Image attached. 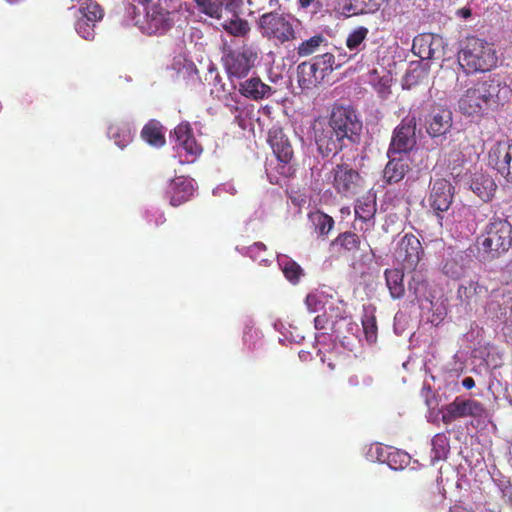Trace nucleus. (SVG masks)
I'll return each instance as SVG.
<instances>
[{"instance_id": "nucleus-1", "label": "nucleus", "mask_w": 512, "mask_h": 512, "mask_svg": "<svg viewBox=\"0 0 512 512\" xmlns=\"http://www.w3.org/2000/svg\"><path fill=\"white\" fill-rule=\"evenodd\" d=\"M458 64L464 75L454 69L442 68L437 82L446 81V90L458 92L466 86V76L470 73L485 72L496 66L497 56L493 44L477 37H468L458 52Z\"/></svg>"}, {"instance_id": "nucleus-2", "label": "nucleus", "mask_w": 512, "mask_h": 512, "mask_svg": "<svg viewBox=\"0 0 512 512\" xmlns=\"http://www.w3.org/2000/svg\"><path fill=\"white\" fill-rule=\"evenodd\" d=\"M477 243L484 260L500 257L512 246V225L506 219H490Z\"/></svg>"}, {"instance_id": "nucleus-3", "label": "nucleus", "mask_w": 512, "mask_h": 512, "mask_svg": "<svg viewBox=\"0 0 512 512\" xmlns=\"http://www.w3.org/2000/svg\"><path fill=\"white\" fill-rule=\"evenodd\" d=\"M299 21L290 14L269 12L259 18V27L264 37L285 43L297 38Z\"/></svg>"}, {"instance_id": "nucleus-4", "label": "nucleus", "mask_w": 512, "mask_h": 512, "mask_svg": "<svg viewBox=\"0 0 512 512\" xmlns=\"http://www.w3.org/2000/svg\"><path fill=\"white\" fill-rule=\"evenodd\" d=\"M327 122L347 144H354L360 141L362 122L359 120L354 109L342 106L335 107Z\"/></svg>"}, {"instance_id": "nucleus-5", "label": "nucleus", "mask_w": 512, "mask_h": 512, "mask_svg": "<svg viewBox=\"0 0 512 512\" xmlns=\"http://www.w3.org/2000/svg\"><path fill=\"white\" fill-rule=\"evenodd\" d=\"M104 11L94 0H79L77 14L75 15V31L87 40L92 41L95 37V26L102 20Z\"/></svg>"}, {"instance_id": "nucleus-6", "label": "nucleus", "mask_w": 512, "mask_h": 512, "mask_svg": "<svg viewBox=\"0 0 512 512\" xmlns=\"http://www.w3.org/2000/svg\"><path fill=\"white\" fill-rule=\"evenodd\" d=\"M257 53L249 46L225 48L222 60L230 77L243 78L254 66Z\"/></svg>"}, {"instance_id": "nucleus-7", "label": "nucleus", "mask_w": 512, "mask_h": 512, "mask_svg": "<svg viewBox=\"0 0 512 512\" xmlns=\"http://www.w3.org/2000/svg\"><path fill=\"white\" fill-rule=\"evenodd\" d=\"M134 24L148 35L162 34L173 24L170 12L157 3H150L145 8L143 19H136Z\"/></svg>"}, {"instance_id": "nucleus-8", "label": "nucleus", "mask_w": 512, "mask_h": 512, "mask_svg": "<svg viewBox=\"0 0 512 512\" xmlns=\"http://www.w3.org/2000/svg\"><path fill=\"white\" fill-rule=\"evenodd\" d=\"M313 133L318 152L323 157L335 155L348 145L326 120H316L313 124Z\"/></svg>"}, {"instance_id": "nucleus-9", "label": "nucleus", "mask_w": 512, "mask_h": 512, "mask_svg": "<svg viewBox=\"0 0 512 512\" xmlns=\"http://www.w3.org/2000/svg\"><path fill=\"white\" fill-rule=\"evenodd\" d=\"M416 119L406 117L394 129L388 150L393 153L407 155L416 146Z\"/></svg>"}, {"instance_id": "nucleus-10", "label": "nucleus", "mask_w": 512, "mask_h": 512, "mask_svg": "<svg viewBox=\"0 0 512 512\" xmlns=\"http://www.w3.org/2000/svg\"><path fill=\"white\" fill-rule=\"evenodd\" d=\"M485 418L487 411L483 404L472 399H462L457 397L448 404L442 412V420L449 424L453 420L462 417Z\"/></svg>"}, {"instance_id": "nucleus-11", "label": "nucleus", "mask_w": 512, "mask_h": 512, "mask_svg": "<svg viewBox=\"0 0 512 512\" xmlns=\"http://www.w3.org/2000/svg\"><path fill=\"white\" fill-rule=\"evenodd\" d=\"M423 255L421 242L412 234H405L394 251L395 259L406 269H415Z\"/></svg>"}, {"instance_id": "nucleus-12", "label": "nucleus", "mask_w": 512, "mask_h": 512, "mask_svg": "<svg viewBox=\"0 0 512 512\" xmlns=\"http://www.w3.org/2000/svg\"><path fill=\"white\" fill-rule=\"evenodd\" d=\"M489 165L508 182H512V140L499 141L489 150Z\"/></svg>"}, {"instance_id": "nucleus-13", "label": "nucleus", "mask_w": 512, "mask_h": 512, "mask_svg": "<svg viewBox=\"0 0 512 512\" xmlns=\"http://www.w3.org/2000/svg\"><path fill=\"white\" fill-rule=\"evenodd\" d=\"M445 45L441 36L424 33L414 38L412 51L422 60H436L444 56Z\"/></svg>"}, {"instance_id": "nucleus-14", "label": "nucleus", "mask_w": 512, "mask_h": 512, "mask_svg": "<svg viewBox=\"0 0 512 512\" xmlns=\"http://www.w3.org/2000/svg\"><path fill=\"white\" fill-rule=\"evenodd\" d=\"M453 126V114L450 109H433L425 118V128L428 135L437 140H443Z\"/></svg>"}, {"instance_id": "nucleus-15", "label": "nucleus", "mask_w": 512, "mask_h": 512, "mask_svg": "<svg viewBox=\"0 0 512 512\" xmlns=\"http://www.w3.org/2000/svg\"><path fill=\"white\" fill-rule=\"evenodd\" d=\"M481 90V85L477 82L461 96L458 104L463 114L468 116L482 115L491 109L484 92H480Z\"/></svg>"}, {"instance_id": "nucleus-16", "label": "nucleus", "mask_w": 512, "mask_h": 512, "mask_svg": "<svg viewBox=\"0 0 512 512\" xmlns=\"http://www.w3.org/2000/svg\"><path fill=\"white\" fill-rule=\"evenodd\" d=\"M171 140L175 143L174 148L180 153L184 151L187 156H191L193 159L198 156L202 148L199 144H197L192 129L189 123H181L177 127H175L173 133L170 135ZM187 162H190V159H186Z\"/></svg>"}, {"instance_id": "nucleus-17", "label": "nucleus", "mask_w": 512, "mask_h": 512, "mask_svg": "<svg viewBox=\"0 0 512 512\" xmlns=\"http://www.w3.org/2000/svg\"><path fill=\"white\" fill-rule=\"evenodd\" d=\"M479 84L482 88L480 92H484L491 109L504 104L512 95L511 88L500 77L495 76L487 80H482L479 81Z\"/></svg>"}, {"instance_id": "nucleus-18", "label": "nucleus", "mask_w": 512, "mask_h": 512, "mask_svg": "<svg viewBox=\"0 0 512 512\" xmlns=\"http://www.w3.org/2000/svg\"><path fill=\"white\" fill-rule=\"evenodd\" d=\"M454 187L445 179H437L432 183L429 204L437 213L445 212L452 204Z\"/></svg>"}, {"instance_id": "nucleus-19", "label": "nucleus", "mask_w": 512, "mask_h": 512, "mask_svg": "<svg viewBox=\"0 0 512 512\" xmlns=\"http://www.w3.org/2000/svg\"><path fill=\"white\" fill-rule=\"evenodd\" d=\"M268 141L277 159L285 164L281 173L289 174L292 168L293 149L282 130L270 131Z\"/></svg>"}, {"instance_id": "nucleus-20", "label": "nucleus", "mask_w": 512, "mask_h": 512, "mask_svg": "<svg viewBox=\"0 0 512 512\" xmlns=\"http://www.w3.org/2000/svg\"><path fill=\"white\" fill-rule=\"evenodd\" d=\"M332 173L333 185L339 193L345 196L355 193L360 181V176L357 171L350 168L348 165H337Z\"/></svg>"}, {"instance_id": "nucleus-21", "label": "nucleus", "mask_w": 512, "mask_h": 512, "mask_svg": "<svg viewBox=\"0 0 512 512\" xmlns=\"http://www.w3.org/2000/svg\"><path fill=\"white\" fill-rule=\"evenodd\" d=\"M194 180L179 176L172 179L167 187L166 196L174 207L188 201L194 193Z\"/></svg>"}, {"instance_id": "nucleus-22", "label": "nucleus", "mask_w": 512, "mask_h": 512, "mask_svg": "<svg viewBox=\"0 0 512 512\" xmlns=\"http://www.w3.org/2000/svg\"><path fill=\"white\" fill-rule=\"evenodd\" d=\"M473 259L466 251H456L445 258L442 271L445 275L458 279L464 276L471 268Z\"/></svg>"}, {"instance_id": "nucleus-23", "label": "nucleus", "mask_w": 512, "mask_h": 512, "mask_svg": "<svg viewBox=\"0 0 512 512\" xmlns=\"http://www.w3.org/2000/svg\"><path fill=\"white\" fill-rule=\"evenodd\" d=\"M387 156L389 161L384 168L383 177L387 183H398L409 170V157L404 154L398 155V153L392 155L389 150Z\"/></svg>"}, {"instance_id": "nucleus-24", "label": "nucleus", "mask_w": 512, "mask_h": 512, "mask_svg": "<svg viewBox=\"0 0 512 512\" xmlns=\"http://www.w3.org/2000/svg\"><path fill=\"white\" fill-rule=\"evenodd\" d=\"M467 184L473 193L485 202L492 199L497 188L494 179L485 172L473 173Z\"/></svg>"}, {"instance_id": "nucleus-25", "label": "nucleus", "mask_w": 512, "mask_h": 512, "mask_svg": "<svg viewBox=\"0 0 512 512\" xmlns=\"http://www.w3.org/2000/svg\"><path fill=\"white\" fill-rule=\"evenodd\" d=\"M298 83L303 90L317 87L324 79L323 74L310 62H303L297 67Z\"/></svg>"}, {"instance_id": "nucleus-26", "label": "nucleus", "mask_w": 512, "mask_h": 512, "mask_svg": "<svg viewBox=\"0 0 512 512\" xmlns=\"http://www.w3.org/2000/svg\"><path fill=\"white\" fill-rule=\"evenodd\" d=\"M200 12L212 18L221 17L222 8L234 12L238 7L237 0H193Z\"/></svg>"}, {"instance_id": "nucleus-27", "label": "nucleus", "mask_w": 512, "mask_h": 512, "mask_svg": "<svg viewBox=\"0 0 512 512\" xmlns=\"http://www.w3.org/2000/svg\"><path fill=\"white\" fill-rule=\"evenodd\" d=\"M239 91L243 96L254 100L263 99L272 93L271 87L264 84L258 77L240 82Z\"/></svg>"}, {"instance_id": "nucleus-28", "label": "nucleus", "mask_w": 512, "mask_h": 512, "mask_svg": "<svg viewBox=\"0 0 512 512\" xmlns=\"http://www.w3.org/2000/svg\"><path fill=\"white\" fill-rule=\"evenodd\" d=\"M107 134L120 149L128 146L133 139V132L128 123L115 120L108 126Z\"/></svg>"}, {"instance_id": "nucleus-29", "label": "nucleus", "mask_w": 512, "mask_h": 512, "mask_svg": "<svg viewBox=\"0 0 512 512\" xmlns=\"http://www.w3.org/2000/svg\"><path fill=\"white\" fill-rule=\"evenodd\" d=\"M142 139L149 145L160 148L164 146L166 140L164 135V128L157 120H150L141 131Z\"/></svg>"}, {"instance_id": "nucleus-30", "label": "nucleus", "mask_w": 512, "mask_h": 512, "mask_svg": "<svg viewBox=\"0 0 512 512\" xmlns=\"http://www.w3.org/2000/svg\"><path fill=\"white\" fill-rule=\"evenodd\" d=\"M458 297L467 305L477 303L480 299L487 297L488 289L479 282L471 281L468 285H460Z\"/></svg>"}, {"instance_id": "nucleus-31", "label": "nucleus", "mask_w": 512, "mask_h": 512, "mask_svg": "<svg viewBox=\"0 0 512 512\" xmlns=\"http://www.w3.org/2000/svg\"><path fill=\"white\" fill-rule=\"evenodd\" d=\"M386 285L389 290L390 296L393 299H400L405 294V287L403 283L404 274L399 269H387L384 273Z\"/></svg>"}, {"instance_id": "nucleus-32", "label": "nucleus", "mask_w": 512, "mask_h": 512, "mask_svg": "<svg viewBox=\"0 0 512 512\" xmlns=\"http://www.w3.org/2000/svg\"><path fill=\"white\" fill-rule=\"evenodd\" d=\"M277 261L285 278L292 284H297L303 276V269L300 265L286 255L278 256Z\"/></svg>"}, {"instance_id": "nucleus-33", "label": "nucleus", "mask_w": 512, "mask_h": 512, "mask_svg": "<svg viewBox=\"0 0 512 512\" xmlns=\"http://www.w3.org/2000/svg\"><path fill=\"white\" fill-rule=\"evenodd\" d=\"M309 220L314 227V230L318 235H327L334 226V220L331 216L315 211L309 214Z\"/></svg>"}, {"instance_id": "nucleus-34", "label": "nucleus", "mask_w": 512, "mask_h": 512, "mask_svg": "<svg viewBox=\"0 0 512 512\" xmlns=\"http://www.w3.org/2000/svg\"><path fill=\"white\" fill-rule=\"evenodd\" d=\"M427 288L428 283L425 275L421 271H414L408 283V291L412 293L416 299H428Z\"/></svg>"}, {"instance_id": "nucleus-35", "label": "nucleus", "mask_w": 512, "mask_h": 512, "mask_svg": "<svg viewBox=\"0 0 512 512\" xmlns=\"http://www.w3.org/2000/svg\"><path fill=\"white\" fill-rule=\"evenodd\" d=\"M312 63L315 65L317 70L323 74V77L328 73H331L334 69L339 68L342 65V62H336V56H334L330 52H326L322 55H318L314 57Z\"/></svg>"}, {"instance_id": "nucleus-36", "label": "nucleus", "mask_w": 512, "mask_h": 512, "mask_svg": "<svg viewBox=\"0 0 512 512\" xmlns=\"http://www.w3.org/2000/svg\"><path fill=\"white\" fill-rule=\"evenodd\" d=\"M235 12L236 10L232 12V18L222 23V27L229 34L236 37H242L250 31V26L246 20L238 17Z\"/></svg>"}, {"instance_id": "nucleus-37", "label": "nucleus", "mask_w": 512, "mask_h": 512, "mask_svg": "<svg viewBox=\"0 0 512 512\" xmlns=\"http://www.w3.org/2000/svg\"><path fill=\"white\" fill-rule=\"evenodd\" d=\"M362 326L366 340L370 344L375 343L377 340V324L374 309L364 308Z\"/></svg>"}, {"instance_id": "nucleus-38", "label": "nucleus", "mask_w": 512, "mask_h": 512, "mask_svg": "<svg viewBox=\"0 0 512 512\" xmlns=\"http://www.w3.org/2000/svg\"><path fill=\"white\" fill-rule=\"evenodd\" d=\"M368 35V29L366 27L360 26L354 29L349 33L346 39V46L350 51H354V55H356L359 51H361L364 47V41Z\"/></svg>"}, {"instance_id": "nucleus-39", "label": "nucleus", "mask_w": 512, "mask_h": 512, "mask_svg": "<svg viewBox=\"0 0 512 512\" xmlns=\"http://www.w3.org/2000/svg\"><path fill=\"white\" fill-rule=\"evenodd\" d=\"M327 44V39L323 35L318 34L303 41L297 48V54L300 57H306L315 53L321 46H326Z\"/></svg>"}, {"instance_id": "nucleus-40", "label": "nucleus", "mask_w": 512, "mask_h": 512, "mask_svg": "<svg viewBox=\"0 0 512 512\" xmlns=\"http://www.w3.org/2000/svg\"><path fill=\"white\" fill-rule=\"evenodd\" d=\"M332 247H340L347 252H355L359 249V236L352 232H344L340 234L333 242Z\"/></svg>"}, {"instance_id": "nucleus-41", "label": "nucleus", "mask_w": 512, "mask_h": 512, "mask_svg": "<svg viewBox=\"0 0 512 512\" xmlns=\"http://www.w3.org/2000/svg\"><path fill=\"white\" fill-rule=\"evenodd\" d=\"M431 445L432 461L444 459L449 452V440L443 433L436 434L431 440Z\"/></svg>"}, {"instance_id": "nucleus-42", "label": "nucleus", "mask_w": 512, "mask_h": 512, "mask_svg": "<svg viewBox=\"0 0 512 512\" xmlns=\"http://www.w3.org/2000/svg\"><path fill=\"white\" fill-rule=\"evenodd\" d=\"M375 204L369 199L358 200L355 205V216L362 221L370 220L375 214Z\"/></svg>"}, {"instance_id": "nucleus-43", "label": "nucleus", "mask_w": 512, "mask_h": 512, "mask_svg": "<svg viewBox=\"0 0 512 512\" xmlns=\"http://www.w3.org/2000/svg\"><path fill=\"white\" fill-rule=\"evenodd\" d=\"M409 455L401 451L389 452L386 462L393 469L403 468L409 462Z\"/></svg>"}, {"instance_id": "nucleus-44", "label": "nucleus", "mask_w": 512, "mask_h": 512, "mask_svg": "<svg viewBox=\"0 0 512 512\" xmlns=\"http://www.w3.org/2000/svg\"><path fill=\"white\" fill-rule=\"evenodd\" d=\"M388 449L379 444H374L369 447L366 452V457L371 461L386 462Z\"/></svg>"}, {"instance_id": "nucleus-45", "label": "nucleus", "mask_w": 512, "mask_h": 512, "mask_svg": "<svg viewBox=\"0 0 512 512\" xmlns=\"http://www.w3.org/2000/svg\"><path fill=\"white\" fill-rule=\"evenodd\" d=\"M245 254L252 260L258 261L260 264L267 265V259L260 256V253L266 250V246L262 242H256L253 245L245 248Z\"/></svg>"}, {"instance_id": "nucleus-46", "label": "nucleus", "mask_w": 512, "mask_h": 512, "mask_svg": "<svg viewBox=\"0 0 512 512\" xmlns=\"http://www.w3.org/2000/svg\"><path fill=\"white\" fill-rule=\"evenodd\" d=\"M305 304L310 312H316L320 309L322 302L320 301L318 295L308 294L305 299Z\"/></svg>"}, {"instance_id": "nucleus-47", "label": "nucleus", "mask_w": 512, "mask_h": 512, "mask_svg": "<svg viewBox=\"0 0 512 512\" xmlns=\"http://www.w3.org/2000/svg\"><path fill=\"white\" fill-rule=\"evenodd\" d=\"M223 192L230 193L231 195H235L237 193V190L232 183H226L218 186L213 190V194L215 196H221Z\"/></svg>"}, {"instance_id": "nucleus-48", "label": "nucleus", "mask_w": 512, "mask_h": 512, "mask_svg": "<svg viewBox=\"0 0 512 512\" xmlns=\"http://www.w3.org/2000/svg\"><path fill=\"white\" fill-rule=\"evenodd\" d=\"M329 323V319L326 314L318 315L314 319V326L317 330L326 329Z\"/></svg>"}, {"instance_id": "nucleus-49", "label": "nucleus", "mask_w": 512, "mask_h": 512, "mask_svg": "<svg viewBox=\"0 0 512 512\" xmlns=\"http://www.w3.org/2000/svg\"><path fill=\"white\" fill-rule=\"evenodd\" d=\"M355 3L354 13H363L366 9H371L368 7V2L371 0H352Z\"/></svg>"}, {"instance_id": "nucleus-50", "label": "nucleus", "mask_w": 512, "mask_h": 512, "mask_svg": "<svg viewBox=\"0 0 512 512\" xmlns=\"http://www.w3.org/2000/svg\"><path fill=\"white\" fill-rule=\"evenodd\" d=\"M225 106L229 108L232 113L238 111V103L231 95L225 97Z\"/></svg>"}, {"instance_id": "nucleus-51", "label": "nucleus", "mask_w": 512, "mask_h": 512, "mask_svg": "<svg viewBox=\"0 0 512 512\" xmlns=\"http://www.w3.org/2000/svg\"><path fill=\"white\" fill-rule=\"evenodd\" d=\"M179 73L180 74L188 73L190 75L191 73H196V68L192 62H186V63H184L183 68L179 69Z\"/></svg>"}, {"instance_id": "nucleus-52", "label": "nucleus", "mask_w": 512, "mask_h": 512, "mask_svg": "<svg viewBox=\"0 0 512 512\" xmlns=\"http://www.w3.org/2000/svg\"><path fill=\"white\" fill-rule=\"evenodd\" d=\"M462 385L464 388L466 389H471L475 386V381L472 377H465L463 380H462Z\"/></svg>"}, {"instance_id": "nucleus-53", "label": "nucleus", "mask_w": 512, "mask_h": 512, "mask_svg": "<svg viewBox=\"0 0 512 512\" xmlns=\"http://www.w3.org/2000/svg\"><path fill=\"white\" fill-rule=\"evenodd\" d=\"M506 321L512 325V298L509 301L508 306L506 307Z\"/></svg>"}, {"instance_id": "nucleus-54", "label": "nucleus", "mask_w": 512, "mask_h": 512, "mask_svg": "<svg viewBox=\"0 0 512 512\" xmlns=\"http://www.w3.org/2000/svg\"><path fill=\"white\" fill-rule=\"evenodd\" d=\"M457 14L464 19H468L471 16V10L469 8H461L457 11Z\"/></svg>"}, {"instance_id": "nucleus-55", "label": "nucleus", "mask_w": 512, "mask_h": 512, "mask_svg": "<svg viewBox=\"0 0 512 512\" xmlns=\"http://www.w3.org/2000/svg\"><path fill=\"white\" fill-rule=\"evenodd\" d=\"M450 512H473L471 509H467L461 505H454L450 508Z\"/></svg>"}, {"instance_id": "nucleus-56", "label": "nucleus", "mask_w": 512, "mask_h": 512, "mask_svg": "<svg viewBox=\"0 0 512 512\" xmlns=\"http://www.w3.org/2000/svg\"><path fill=\"white\" fill-rule=\"evenodd\" d=\"M342 62L345 63L347 61V58H346V54H341L339 53L338 56L336 57V62Z\"/></svg>"}, {"instance_id": "nucleus-57", "label": "nucleus", "mask_w": 512, "mask_h": 512, "mask_svg": "<svg viewBox=\"0 0 512 512\" xmlns=\"http://www.w3.org/2000/svg\"><path fill=\"white\" fill-rule=\"evenodd\" d=\"M388 88V85H387V81H384L383 80V83H381L380 85V89H379V92L380 93H384L386 91V89Z\"/></svg>"}, {"instance_id": "nucleus-58", "label": "nucleus", "mask_w": 512, "mask_h": 512, "mask_svg": "<svg viewBox=\"0 0 512 512\" xmlns=\"http://www.w3.org/2000/svg\"><path fill=\"white\" fill-rule=\"evenodd\" d=\"M314 0H299L302 7L309 6Z\"/></svg>"}, {"instance_id": "nucleus-59", "label": "nucleus", "mask_w": 512, "mask_h": 512, "mask_svg": "<svg viewBox=\"0 0 512 512\" xmlns=\"http://www.w3.org/2000/svg\"><path fill=\"white\" fill-rule=\"evenodd\" d=\"M349 326H350V330H353V327H356V328H357V324H356V323H353V322H350V323H349Z\"/></svg>"}, {"instance_id": "nucleus-60", "label": "nucleus", "mask_w": 512, "mask_h": 512, "mask_svg": "<svg viewBox=\"0 0 512 512\" xmlns=\"http://www.w3.org/2000/svg\"><path fill=\"white\" fill-rule=\"evenodd\" d=\"M130 9L132 10L133 13L136 12V7L135 6H132Z\"/></svg>"}]
</instances>
